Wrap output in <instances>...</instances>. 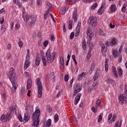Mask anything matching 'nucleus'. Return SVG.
I'll use <instances>...</instances> for the list:
<instances>
[{"mask_svg": "<svg viewBox=\"0 0 127 127\" xmlns=\"http://www.w3.org/2000/svg\"><path fill=\"white\" fill-rule=\"evenodd\" d=\"M46 57H44V55L41 56L44 66H46V63H52L54 61V59L57 57V53L54 52L50 54V51L48 50L46 54Z\"/></svg>", "mask_w": 127, "mask_h": 127, "instance_id": "f257e3e1", "label": "nucleus"}, {"mask_svg": "<svg viewBox=\"0 0 127 127\" xmlns=\"http://www.w3.org/2000/svg\"><path fill=\"white\" fill-rule=\"evenodd\" d=\"M39 117H40V110L37 109L33 113L32 117L33 120V124H32V127H37L39 126Z\"/></svg>", "mask_w": 127, "mask_h": 127, "instance_id": "f03ea898", "label": "nucleus"}, {"mask_svg": "<svg viewBox=\"0 0 127 127\" xmlns=\"http://www.w3.org/2000/svg\"><path fill=\"white\" fill-rule=\"evenodd\" d=\"M7 75L8 76V78L9 80L11 81L12 85H13V86L12 87V91L13 93H15V91H16V86L14 85V79L15 77L14 76V68L13 67H11L10 69V72L9 73H8Z\"/></svg>", "mask_w": 127, "mask_h": 127, "instance_id": "7ed1b4c3", "label": "nucleus"}, {"mask_svg": "<svg viewBox=\"0 0 127 127\" xmlns=\"http://www.w3.org/2000/svg\"><path fill=\"white\" fill-rule=\"evenodd\" d=\"M36 84L38 88V98H41L42 97V90L43 87H42V83L40 81V78H38L36 80Z\"/></svg>", "mask_w": 127, "mask_h": 127, "instance_id": "20e7f679", "label": "nucleus"}, {"mask_svg": "<svg viewBox=\"0 0 127 127\" xmlns=\"http://www.w3.org/2000/svg\"><path fill=\"white\" fill-rule=\"evenodd\" d=\"M125 94L120 95L119 97V100L121 102V105H124V104H127V86L125 85Z\"/></svg>", "mask_w": 127, "mask_h": 127, "instance_id": "39448f33", "label": "nucleus"}, {"mask_svg": "<svg viewBox=\"0 0 127 127\" xmlns=\"http://www.w3.org/2000/svg\"><path fill=\"white\" fill-rule=\"evenodd\" d=\"M25 17L26 21L28 22L29 25H33L35 23V21H36V18L34 16L26 15Z\"/></svg>", "mask_w": 127, "mask_h": 127, "instance_id": "423d86ee", "label": "nucleus"}, {"mask_svg": "<svg viewBox=\"0 0 127 127\" xmlns=\"http://www.w3.org/2000/svg\"><path fill=\"white\" fill-rule=\"evenodd\" d=\"M88 24H90L92 26L95 27L98 25V22H97V18L96 17H91L88 20Z\"/></svg>", "mask_w": 127, "mask_h": 127, "instance_id": "0eeeda50", "label": "nucleus"}, {"mask_svg": "<svg viewBox=\"0 0 127 127\" xmlns=\"http://www.w3.org/2000/svg\"><path fill=\"white\" fill-rule=\"evenodd\" d=\"M81 91H82V85L81 84H77L74 89V93L72 94V96L75 97V96H76L78 93L81 92Z\"/></svg>", "mask_w": 127, "mask_h": 127, "instance_id": "6e6552de", "label": "nucleus"}, {"mask_svg": "<svg viewBox=\"0 0 127 127\" xmlns=\"http://www.w3.org/2000/svg\"><path fill=\"white\" fill-rule=\"evenodd\" d=\"M30 65V58L26 57L25 64L24 65V69L26 70Z\"/></svg>", "mask_w": 127, "mask_h": 127, "instance_id": "1a4fd4ad", "label": "nucleus"}, {"mask_svg": "<svg viewBox=\"0 0 127 127\" xmlns=\"http://www.w3.org/2000/svg\"><path fill=\"white\" fill-rule=\"evenodd\" d=\"M9 112L7 113V115H5L6 117V122L7 121H9L10 120V114H11L12 112H13V106H11L9 108Z\"/></svg>", "mask_w": 127, "mask_h": 127, "instance_id": "9d476101", "label": "nucleus"}, {"mask_svg": "<svg viewBox=\"0 0 127 127\" xmlns=\"http://www.w3.org/2000/svg\"><path fill=\"white\" fill-rule=\"evenodd\" d=\"M81 29V22H78L77 24V26L75 29V37L79 36V34H80V30Z\"/></svg>", "mask_w": 127, "mask_h": 127, "instance_id": "9b49d317", "label": "nucleus"}, {"mask_svg": "<svg viewBox=\"0 0 127 127\" xmlns=\"http://www.w3.org/2000/svg\"><path fill=\"white\" fill-rule=\"evenodd\" d=\"M40 61H41V58H40V56H39V55L38 54L36 55V59L35 60V63L36 66H39Z\"/></svg>", "mask_w": 127, "mask_h": 127, "instance_id": "f8f14e48", "label": "nucleus"}, {"mask_svg": "<svg viewBox=\"0 0 127 127\" xmlns=\"http://www.w3.org/2000/svg\"><path fill=\"white\" fill-rule=\"evenodd\" d=\"M122 49H123V47L121 46L119 48V51H117L116 50H114L113 52V55L115 57L116 56H119V55H121V51H122Z\"/></svg>", "mask_w": 127, "mask_h": 127, "instance_id": "ddd939ff", "label": "nucleus"}, {"mask_svg": "<svg viewBox=\"0 0 127 127\" xmlns=\"http://www.w3.org/2000/svg\"><path fill=\"white\" fill-rule=\"evenodd\" d=\"M81 96H82V94L78 93L75 98L74 99V105H77L79 101H80V99H81Z\"/></svg>", "mask_w": 127, "mask_h": 127, "instance_id": "4468645a", "label": "nucleus"}, {"mask_svg": "<svg viewBox=\"0 0 127 127\" xmlns=\"http://www.w3.org/2000/svg\"><path fill=\"white\" fill-rule=\"evenodd\" d=\"M30 119V116L27 114V113L24 114V118L23 120V123H27L28 122V120Z\"/></svg>", "mask_w": 127, "mask_h": 127, "instance_id": "2eb2a0df", "label": "nucleus"}, {"mask_svg": "<svg viewBox=\"0 0 127 127\" xmlns=\"http://www.w3.org/2000/svg\"><path fill=\"white\" fill-rule=\"evenodd\" d=\"M32 84V81L30 79H28L27 82V90H29L31 88V85Z\"/></svg>", "mask_w": 127, "mask_h": 127, "instance_id": "dca6fc26", "label": "nucleus"}, {"mask_svg": "<svg viewBox=\"0 0 127 127\" xmlns=\"http://www.w3.org/2000/svg\"><path fill=\"white\" fill-rule=\"evenodd\" d=\"M82 47L83 50H87V43H86V40L85 39L82 41Z\"/></svg>", "mask_w": 127, "mask_h": 127, "instance_id": "f3484780", "label": "nucleus"}, {"mask_svg": "<svg viewBox=\"0 0 127 127\" xmlns=\"http://www.w3.org/2000/svg\"><path fill=\"white\" fill-rule=\"evenodd\" d=\"M46 8H48L47 11H50L52 9V4L49 2H47Z\"/></svg>", "mask_w": 127, "mask_h": 127, "instance_id": "a211bd4d", "label": "nucleus"}, {"mask_svg": "<svg viewBox=\"0 0 127 127\" xmlns=\"http://www.w3.org/2000/svg\"><path fill=\"white\" fill-rule=\"evenodd\" d=\"M112 72H113L114 75H115L116 78H117L118 75V71H117V69H116V67L112 66Z\"/></svg>", "mask_w": 127, "mask_h": 127, "instance_id": "6ab92c4d", "label": "nucleus"}, {"mask_svg": "<svg viewBox=\"0 0 127 127\" xmlns=\"http://www.w3.org/2000/svg\"><path fill=\"white\" fill-rule=\"evenodd\" d=\"M60 64L61 66H62L63 69L64 70V69H65L64 65V59L62 57L60 58Z\"/></svg>", "mask_w": 127, "mask_h": 127, "instance_id": "aec40b11", "label": "nucleus"}, {"mask_svg": "<svg viewBox=\"0 0 127 127\" xmlns=\"http://www.w3.org/2000/svg\"><path fill=\"white\" fill-rule=\"evenodd\" d=\"M77 16H78V14H77V11H75L73 14V19L74 20L75 22H77Z\"/></svg>", "mask_w": 127, "mask_h": 127, "instance_id": "412c9836", "label": "nucleus"}, {"mask_svg": "<svg viewBox=\"0 0 127 127\" xmlns=\"http://www.w3.org/2000/svg\"><path fill=\"white\" fill-rule=\"evenodd\" d=\"M106 81L107 82L108 84H111V85H114V84H115V80L111 78L107 79Z\"/></svg>", "mask_w": 127, "mask_h": 127, "instance_id": "4be33fe9", "label": "nucleus"}, {"mask_svg": "<svg viewBox=\"0 0 127 127\" xmlns=\"http://www.w3.org/2000/svg\"><path fill=\"white\" fill-rule=\"evenodd\" d=\"M66 10H68V8L66 7L62 8V9L61 10V14H64L66 12Z\"/></svg>", "mask_w": 127, "mask_h": 127, "instance_id": "5701e85b", "label": "nucleus"}, {"mask_svg": "<svg viewBox=\"0 0 127 127\" xmlns=\"http://www.w3.org/2000/svg\"><path fill=\"white\" fill-rule=\"evenodd\" d=\"M111 11H113V12H115L116 11V9H117V7H116V5L115 4H112L111 5Z\"/></svg>", "mask_w": 127, "mask_h": 127, "instance_id": "b1692460", "label": "nucleus"}, {"mask_svg": "<svg viewBox=\"0 0 127 127\" xmlns=\"http://www.w3.org/2000/svg\"><path fill=\"white\" fill-rule=\"evenodd\" d=\"M73 27V20H70L69 21V25L68 26V29H71Z\"/></svg>", "mask_w": 127, "mask_h": 127, "instance_id": "393cba45", "label": "nucleus"}, {"mask_svg": "<svg viewBox=\"0 0 127 127\" xmlns=\"http://www.w3.org/2000/svg\"><path fill=\"white\" fill-rule=\"evenodd\" d=\"M1 122H3V123H4V122H6V119L5 117V115L4 114H3L0 118Z\"/></svg>", "mask_w": 127, "mask_h": 127, "instance_id": "a878e982", "label": "nucleus"}, {"mask_svg": "<svg viewBox=\"0 0 127 127\" xmlns=\"http://www.w3.org/2000/svg\"><path fill=\"white\" fill-rule=\"evenodd\" d=\"M52 121L51 119H49L46 123L47 127H51Z\"/></svg>", "mask_w": 127, "mask_h": 127, "instance_id": "bb28decb", "label": "nucleus"}, {"mask_svg": "<svg viewBox=\"0 0 127 127\" xmlns=\"http://www.w3.org/2000/svg\"><path fill=\"white\" fill-rule=\"evenodd\" d=\"M87 36H92V29L88 28L87 31Z\"/></svg>", "mask_w": 127, "mask_h": 127, "instance_id": "cd10ccee", "label": "nucleus"}, {"mask_svg": "<svg viewBox=\"0 0 127 127\" xmlns=\"http://www.w3.org/2000/svg\"><path fill=\"white\" fill-rule=\"evenodd\" d=\"M99 76H100L99 73L96 72L93 76L94 81H96V80L99 78Z\"/></svg>", "mask_w": 127, "mask_h": 127, "instance_id": "c85d7f7f", "label": "nucleus"}, {"mask_svg": "<svg viewBox=\"0 0 127 127\" xmlns=\"http://www.w3.org/2000/svg\"><path fill=\"white\" fill-rule=\"evenodd\" d=\"M55 123H57L58 121H59V117L58 116V114H55L54 117Z\"/></svg>", "mask_w": 127, "mask_h": 127, "instance_id": "c756f323", "label": "nucleus"}, {"mask_svg": "<svg viewBox=\"0 0 127 127\" xmlns=\"http://www.w3.org/2000/svg\"><path fill=\"white\" fill-rule=\"evenodd\" d=\"M97 85H98V83L97 82L94 83L91 87L92 90H96V89H97Z\"/></svg>", "mask_w": 127, "mask_h": 127, "instance_id": "7c9ffc66", "label": "nucleus"}, {"mask_svg": "<svg viewBox=\"0 0 127 127\" xmlns=\"http://www.w3.org/2000/svg\"><path fill=\"white\" fill-rule=\"evenodd\" d=\"M99 44L102 48V51H104V50L105 49V44L103 43V42H100Z\"/></svg>", "mask_w": 127, "mask_h": 127, "instance_id": "2f4dec72", "label": "nucleus"}, {"mask_svg": "<svg viewBox=\"0 0 127 127\" xmlns=\"http://www.w3.org/2000/svg\"><path fill=\"white\" fill-rule=\"evenodd\" d=\"M49 14V11H46L45 14L44 15V19H47V17H48V14Z\"/></svg>", "mask_w": 127, "mask_h": 127, "instance_id": "473e14b6", "label": "nucleus"}, {"mask_svg": "<svg viewBox=\"0 0 127 127\" xmlns=\"http://www.w3.org/2000/svg\"><path fill=\"white\" fill-rule=\"evenodd\" d=\"M99 34L100 36H105V33H104V31L101 29L99 30Z\"/></svg>", "mask_w": 127, "mask_h": 127, "instance_id": "72a5a7b5", "label": "nucleus"}, {"mask_svg": "<svg viewBox=\"0 0 127 127\" xmlns=\"http://www.w3.org/2000/svg\"><path fill=\"white\" fill-rule=\"evenodd\" d=\"M89 45V50H90L91 51H92V49H93V48H94V45H93V43H90L88 44Z\"/></svg>", "mask_w": 127, "mask_h": 127, "instance_id": "f704fd0d", "label": "nucleus"}, {"mask_svg": "<svg viewBox=\"0 0 127 127\" xmlns=\"http://www.w3.org/2000/svg\"><path fill=\"white\" fill-rule=\"evenodd\" d=\"M84 75L85 74H84V72H82V73L80 74L77 77V80H81V79H82V78H83V77H84Z\"/></svg>", "mask_w": 127, "mask_h": 127, "instance_id": "c9c22d12", "label": "nucleus"}, {"mask_svg": "<svg viewBox=\"0 0 127 127\" xmlns=\"http://www.w3.org/2000/svg\"><path fill=\"white\" fill-rule=\"evenodd\" d=\"M116 57H118L119 58L118 61L119 63H121L122 60L123 59V57H122V55H119V56H117Z\"/></svg>", "mask_w": 127, "mask_h": 127, "instance_id": "e433bc0d", "label": "nucleus"}, {"mask_svg": "<svg viewBox=\"0 0 127 127\" xmlns=\"http://www.w3.org/2000/svg\"><path fill=\"white\" fill-rule=\"evenodd\" d=\"M92 52V51H91V50H89L88 51V53H87V59H90V58H91V52Z\"/></svg>", "mask_w": 127, "mask_h": 127, "instance_id": "4c0bfd02", "label": "nucleus"}, {"mask_svg": "<svg viewBox=\"0 0 127 127\" xmlns=\"http://www.w3.org/2000/svg\"><path fill=\"white\" fill-rule=\"evenodd\" d=\"M97 6H98V3H94V4H92L91 8V9H95V8H96Z\"/></svg>", "mask_w": 127, "mask_h": 127, "instance_id": "58836bf2", "label": "nucleus"}, {"mask_svg": "<svg viewBox=\"0 0 127 127\" xmlns=\"http://www.w3.org/2000/svg\"><path fill=\"white\" fill-rule=\"evenodd\" d=\"M18 45H19V47H20V48H21V47H22V46H23V43L20 40H19Z\"/></svg>", "mask_w": 127, "mask_h": 127, "instance_id": "ea45409f", "label": "nucleus"}, {"mask_svg": "<svg viewBox=\"0 0 127 127\" xmlns=\"http://www.w3.org/2000/svg\"><path fill=\"white\" fill-rule=\"evenodd\" d=\"M118 74L120 77L122 76V75H123V69H122V68L119 69Z\"/></svg>", "mask_w": 127, "mask_h": 127, "instance_id": "a19ab883", "label": "nucleus"}, {"mask_svg": "<svg viewBox=\"0 0 127 127\" xmlns=\"http://www.w3.org/2000/svg\"><path fill=\"white\" fill-rule=\"evenodd\" d=\"M95 64L93 63L91 64V67L90 68V71L91 72H93V71L94 70V69H95Z\"/></svg>", "mask_w": 127, "mask_h": 127, "instance_id": "79ce46f5", "label": "nucleus"}, {"mask_svg": "<svg viewBox=\"0 0 127 127\" xmlns=\"http://www.w3.org/2000/svg\"><path fill=\"white\" fill-rule=\"evenodd\" d=\"M69 80V75L68 74H65L64 75V81L65 82H68Z\"/></svg>", "mask_w": 127, "mask_h": 127, "instance_id": "37998d69", "label": "nucleus"}, {"mask_svg": "<svg viewBox=\"0 0 127 127\" xmlns=\"http://www.w3.org/2000/svg\"><path fill=\"white\" fill-rule=\"evenodd\" d=\"M116 43H117L116 40L115 38H113L111 41V44L114 46V45H116Z\"/></svg>", "mask_w": 127, "mask_h": 127, "instance_id": "c03bdc74", "label": "nucleus"}, {"mask_svg": "<svg viewBox=\"0 0 127 127\" xmlns=\"http://www.w3.org/2000/svg\"><path fill=\"white\" fill-rule=\"evenodd\" d=\"M102 8H103V6H101L98 11V13H99V14H103V10H102Z\"/></svg>", "mask_w": 127, "mask_h": 127, "instance_id": "a18cd8bd", "label": "nucleus"}, {"mask_svg": "<svg viewBox=\"0 0 127 127\" xmlns=\"http://www.w3.org/2000/svg\"><path fill=\"white\" fill-rule=\"evenodd\" d=\"M48 40H46L44 41V42L43 43V46L44 47H46L47 46V45H48Z\"/></svg>", "mask_w": 127, "mask_h": 127, "instance_id": "49530a36", "label": "nucleus"}, {"mask_svg": "<svg viewBox=\"0 0 127 127\" xmlns=\"http://www.w3.org/2000/svg\"><path fill=\"white\" fill-rule=\"evenodd\" d=\"M126 8H127V6H126V4H124L123 7L122 8V12H126Z\"/></svg>", "mask_w": 127, "mask_h": 127, "instance_id": "de8ad7c7", "label": "nucleus"}, {"mask_svg": "<svg viewBox=\"0 0 127 127\" xmlns=\"http://www.w3.org/2000/svg\"><path fill=\"white\" fill-rule=\"evenodd\" d=\"M102 120H103V117L102 116V115H99L98 118V123H100L101 121H102Z\"/></svg>", "mask_w": 127, "mask_h": 127, "instance_id": "09e8293b", "label": "nucleus"}, {"mask_svg": "<svg viewBox=\"0 0 127 127\" xmlns=\"http://www.w3.org/2000/svg\"><path fill=\"white\" fill-rule=\"evenodd\" d=\"M18 119L20 121V122H23V120L22 119V117L21 116V115H18Z\"/></svg>", "mask_w": 127, "mask_h": 127, "instance_id": "8fccbe9b", "label": "nucleus"}, {"mask_svg": "<svg viewBox=\"0 0 127 127\" xmlns=\"http://www.w3.org/2000/svg\"><path fill=\"white\" fill-rule=\"evenodd\" d=\"M1 31H2L3 33H4V32H5V27L4 26V25H2L1 28Z\"/></svg>", "mask_w": 127, "mask_h": 127, "instance_id": "3c124183", "label": "nucleus"}, {"mask_svg": "<svg viewBox=\"0 0 127 127\" xmlns=\"http://www.w3.org/2000/svg\"><path fill=\"white\" fill-rule=\"evenodd\" d=\"M89 36V39L87 41V44L89 43H91V41H92V36Z\"/></svg>", "mask_w": 127, "mask_h": 127, "instance_id": "603ef678", "label": "nucleus"}, {"mask_svg": "<svg viewBox=\"0 0 127 127\" xmlns=\"http://www.w3.org/2000/svg\"><path fill=\"white\" fill-rule=\"evenodd\" d=\"M106 46H113V45H112L111 42H107L105 43Z\"/></svg>", "mask_w": 127, "mask_h": 127, "instance_id": "864d4df0", "label": "nucleus"}, {"mask_svg": "<svg viewBox=\"0 0 127 127\" xmlns=\"http://www.w3.org/2000/svg\"><path fill=\"white\" fill-rule=\"evenodd\" d=\"M50 40H51V41H54V40H55V38H54V35H52L50 36Z\"/></svg>", "mask_w": 127, "mask_h": 127, "instance_id": "5fc2aeb1", "label": "nucleus"}, {"mask_svg": "<svg viewBox=\"0 0 127 127\" xmlns=\"http://www.w3.org/2000/svg\"><path fill=\"white\" fill-rule=\"evenodd\" d=\"M108 67H109V65H108V64H105V68L106 72H108V70H109Z\"/></svg>", "mask_w": 127, "mask_h": 127, "instance_id": "6e6d98bb", "label": "nucleus"}, {"mask_svg": "<svg viewBox=\"0 0 127 127\" xmlns=\"http://www.w3.org/2000/svg\"><path fill=\"white\" fill-rule=\"evenodd\" d=\"M24 93H25V89L22 88L21 90L20 94L21 95H24Z\"/></svg>", "mask_w": 127, "mask_h": 127, "instance_id": "4d7b16f0", "label": "nucleus"}, {"mask_svg": "<svg viewBox=\"0 0 127 127\" xmlns=\"http://www.w3.org/2000/svg\"><path fill=\"white\" fill-rule=\"evenodd\" d=\"M117 119L116 115H113L112 119H111L112 122H115Z\"/></svg>", "mask_w": 127, "mask_h": 127, "instance_id": "13d9d810", "label": "nucleus"}, {"mask_svg": "<svg viewBox=\"0 0 127 127\" xmlns=\"http://www.w3.org/2000/svg\"><path fill=\"white\" fill-rule=\"evenodd\" d=\"M16 4L18 5L19 7H21V6H22V4H21V3H20L18 0L17 1V3Z\"/></svg>", "mask_w": 127, "mask_h": 127, "instance_id": "bf43d9fd", "label": "nucleus"}, {"mask_svg": "<svg viewBox=\"0 0 127 127\" xmlns=\"http://www.w3.org/2000/svg\"><path fill=\"white\" fill-rule=\"evenodd\" d=\"M91 110L92 111V112H93V113H96L97 111V108H95V107H93L92 108H91Z\"/></svg>", "mask_w": 127, "mask_h": 127, "instance_id": "052dcab7", "label": "nucleus"}, {"mask_svg": "<svg viewBox=\"0 0 127 127\" xmlns=\"http://www.w3.org/2000/svg\"><path fill=\"white\" fill-rule=\"evenodd\" d=\"M74 38V32H71L70 35V39H73Z\"/></svg>", "mask_w": 127, "mask_h": 127, "instance_id": "680f3d73", "label": "nucleus"}, {"mask_svg": "<svg viewBox=\"0 0 127 127\" xmlns=\"http://www.w3.org/2000/svg\"><path fill=\"white\" fill-rule=\"evenodd\" d=\"M96 105L100 106L101 105V99H98L96 101Z\"/></svg>", "mask_w": 127, "mask_h": 127, "instance_id": "e2e57ef3", "label": "nucleus"}, {"mask_svg": "<svg viewBox=\"0 0 127 127\" xmlns=\"http://www.w3.org/2000/svg\"><path fill=\"white\" fill-rule=\"evenodd\" d=\"M7 48L8 50H10L11 49V44H8L7 46Z\"/></svg>", "mask_w": 127, "mask_h": 127, "instance_id": "0e129e2a", "label": "nucleus"}, {"mask_svg": "<svg viewBox=\"0 0 127 127\" xmlns=\"http://www.w3.org/2000/svg\"><path fill=\"white\" fill-rule=\"evenodd\" d=\"M37 5H40V4H41V0H37Z\"/></svg>", "mask_w": 127, "mask_h": 127, "instance_id": "69168bd1", "label": "nucleus"}, {"mask_svg": "<svg viewBox=\"0 0 127 127\" xmlns=\"http://www.w3.org/2000/svg\"><path fill=\"white\" fill-rule=\"evenodd\" d=\"M20 25H19V23H17L16 25H15V28L16 29H18V28H19Z\"/></svg>", "mask_w": 127, "mask_h": 127, "instance_id": "338daca9", "label": "nucleus"}, {"mask_svg": "<svg viewBox=\"0 0 127 127\" xmlns=\"http://www.w3.org/2000/svg\"><path fill=\"white\" fill-rule=\"evenodd\" d=\"M63 31L64 32H66V25L65 24H64L63 26Z\"/></svg>", "mask_w": 127, "mask_h": 127, "instance_id": "774afa93", "label": "nucleus"}]
</instances>
